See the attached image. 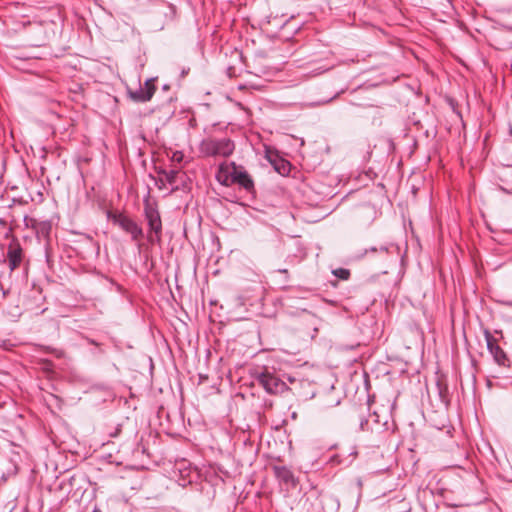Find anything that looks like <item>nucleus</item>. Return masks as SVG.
I'll list each match as a JSON object with an SVG mask.
<instances>
[{
    "label": "nucleus",
    "mask_w": 512,
    "mask_h": 512,
    "mask_svg": "<svg viewBox=\"0 0 512 512\" xmlns=\"http://www.w3.org/2000/svg\"><path fill=\"white\" fill-rule=\"evenodd\" d=\"M217 179L224 185L238 184L247 192H254V182L248 172L242 167L237 166L235 162L229 165L223 163L219 166Z\"/></svg>",
    "instance_id": "1"
},
{
    "label": "nucleus",
    "mask_w": 512,
    "mask_h": 512,
    "mask_svg": "<svg viewBox=\"0 0 512 512\" xmlns=\"http://www.w3.org/2000/svg\"><path fill=\"white\" fill-rule=\"evenodd\" d=\"M144 217L148 225L147 240L150 243L160 244L162 241V220L155 201H151L149 197L143 201Z\"/></svg>",
    "instance_id": "2"
},
{
    "label": "nucleus",
    "mask_w": 512,
    "mask_h": 512,
    "mask_svg": "<svg viewBox=\"0 0 512 512\" xmlns=\"http://www.w3.org/2000/svg\"><path fill=\"white\" fill-rule=\"evenodd\" d=\"M235 150L234 142L227 137H207L199 144V151L205 157H229Z\"/></svg>",
    "instance_id": "3"
},
{
    "label": "nucleus",
    "mask_w": 512,
    "mask_h": 512,
    "mask_svg": "<svg viewBox=\"0 0 512 512\" xmlns=\"http://www.w3.org/2000/svg\"><path fill=\"white\" fill-rule=\"evenodd\" d=\"M107 218L114 225L119 226L124 232L131 236V240L138 243L144 237L143 228L128 215L121 212H107Z\"/></svg>",
    "instance_id": "4"
},
{
    "label": "nucleus",
    "mask_w": 512,
    "mask_h": 512,
    "mask_svg": "<svg viewBox=\"0 0 512 512\" xmlns=\"http://www.w3.org/2000/svg\"><path fill=\"white\" fill-rule=\"evenodd\" d=\"M484 338L486 341L487 350L492 355L494 362L499 368H511V360L507 353L497 344L495 339L488 329H485Z\"/></svg>",
    "instance_id": "5"
},
{
    "label": "nucleus",
    "mask_w": 512,
    "mask_h": 512,
    "mask_svg": "<svg viewBox=\"0 0 512 512\" xmlns=\"http://www.w3.org/2000/svg\"><path fill=\"white\" fill-rule=\"evenodd\" d=\"M257 380L263 386L266 392L270 394H280L288 389L284 381L268 371L262 372L258 376Z\"/></svg>",
    "instance_id": "6"
},
{
    "label": "nucleus",
    "mask_w": 512,
    "mask_h": 512,
    "mask_svg": "<svg viewBox=\"0 0 512 512\" xmlns=\"http://www.w3.org/2000/svg\"><path fill=\"white\" fill-rule=\"evenodd\" d=\"M6 260L11 271L17 269L22 263L23 250L20 243L16 239H13L8 245Z\"/></svg>",
    "instance_id": "7"
},
{
    "label": "nucleus",
    "mask_w": 512,
    "mask_h": 512,
    "mask_svg": "<svg viewBox=\"0 0 512 512\" xmlns=\"http://www.w3.org/2000/svg\"><path fill=\"white\" fill-rule=\"evenodd\" d=\"M266 158L274 166V169L281 175H286L290 172V163L282 159L276 151L270 148L266 149Z\"/></svg>",
    "instance_id": "8"
},
{
    "label": "nucleus",
    "mask_w": 512,
    "mask_h": 512,
    "mask_svg": "<svg viewBox=\"0 0 512 512\" xmlns=\"http://www.w3.org/2000/svg\"><path fill=\"white\" fill-rule=\"evenodd\" d=\"M273 471L276 478L285 485L291 487H295L297 485V480L289 468L285 466H274Z\"/></svg>",
    "instance_id": "9"
},
{
    "label": "nucleus",
    "mask_w": 512,
    "mask_h": 512,
    "mask_svg": "<svg viewBox=\"0 0 512 512\" xmlns=\"http://www.w3.org/2000/svg\"><path fill=\"white\" fill-rule=\"evenodd\" d=\"M155 78L147 79L142 86L143 89H145L146 97L144 99H149V101L152 99L155 91H156V85H155Z\"/></svg>",
    "instance_id": "10"
},
{
    "label": "nucleus",
    "mask_w": 512,
    "mask_h": 512,
    "mask_svg": "<svg viewBox=\"0 0 512 512\" xmlns=\"http://www.w3.org/2000/svg\"><path fill=\"white\" fill-rule=\"evenodd\" d=\"M494 377L503 379L505 381V385H512V368H499L497 375Z\"/></svg>",
    "instance_id": "11"
},
{
    "label": "nucleus",
    "mask_w": 512,
    "mask_h": 512,
    "mask_svg": "<svg viewBox=\"0 0 512 512\" xmlns=\"http://www.w3.org/2000/svg\"><path fill=\"white\" fill-rule=\"evenodd\" d=\"M128 93H129V97L135 102L144 103V102L149 101V99H144V97H146V94H145V89H143L142 86H140L135 91L130 90Z\"/></svg>",
    "instance_id": "12"
},
{
    "label": "nucleus",
    "mask_w": 512,
    "mask_h": 512,
    "mask_svg": "<svg viewBox=\"0 0 512 512\" xmlns=\"http://www.w3.org/2000/svg\"><path fill=\"white\" fill-rule=\"evenodd\" d=\"M333 274L342 280H347L350 276V271L345 268H338L333 271Z\"/></svg>",
    "instance_id": "13"
},
{
    "label": "nucleus",
    "mask_w": 512,
    "mask_h": 512,
    "mask_svg": "<svg viewBox=\"0 0 512 512\" xmlns=\"http://www.w3.org/2000/svg\"><path fill=\"white\" fill-rule=\"evenodd\" d=\"M177 175H178V171L177 170H170V171H165L164 172L165 179L170 184H174L176 182Z\"/></svg>",
    "instance_id": "14"
},
{
    "label": "nucleus",
    "mask_w": 512,
    "mask_h": 512,
    "mask_svg": "<svg viewBox=\"0 0 512 512\" xmlns=\"http://www.w3.org/2000/svg\"><path fill=\"white\" fill-rule=\"evenodd\" d=\"M51 229V225L49 222H42L40 224V231L42 234L48 235Z\"/></svg>",
    "instance_id": "15"
},
{
    "label": "nucleus",
    "mask_w": 512,
    "mask_h": 512,
    "mask_svg": "<svg viewBox=\"0 0 512 512\" xmlns=\"http://www.w3.org/2000/svg\"><path fill=\"white\" fill-rule=\"evenodd\" d=\"M183 157L184 155L181 151H175L173 152L171 159L174 162L180 163L183 160Z\"/></svg>",
    "instance_id": "16"
},
{
    "label": "nucleus",
    "mask_w": 512,
    "mask_h": 512,
    "mask_svg": "<svg viewBox=\"0 0 512 512\" xmlns=\"http://www.w3.org/2000/svg\"><path fill=\"white\" fill-rule=\"evenodd\" d=\"M368 424V421L367 420H362L361 423H360V427H361V430H365V426Z\"/></svg>",
    "instance_id": "17"
},
{
    "label": "nucleus",
    "mask_w": 512,
    "mask_h": 512,
    "mask_svg": "<svg viewBox=\"0 0 512 512\" xmlns=\"http://www.w3.org/2000/svg\"><path fill=\"white\" fill-rule=\"evenodd\" d=\"M500 189H501L503 192H505V193L512 194V191H509V190H507L506 188H504V187H502V186L500 187Z\"/></svg>",
    "instance_id": "18"
},
{
    "label": "nucleus",
    "mask_w": 512,
    "mask_h": 512,
    "mask_svg": "<svg viewBox=\"0 0 512 512\" xmlns=\"http://www.w3.org/2000/svg\"><path fill=\"white\" fill-rule=\"evenodd\" d=\"M495 333L500 336V338H503V332L501 330H495Z\"/></svg>",
    "instance_id": "19"
},
{
    "label": "nucleus",
    "mask_w": 512,
    "mask_h": 512,
    "mask_svg": "<svg viewBox=\"0 0 512 512\" xmlns=\"http://www.w3.org/2000/svg\"><path fill=\"white\" fill-rule=\"evenodd\" d=\"M280 273H283V274H287L288 273V270L287 269H279L278 270Z\"/></svg>",
    "instance_id": "20"
},
{
    "label": "nucleus",
    "mask_w": 512,
    "mask_h": 512,
    "mask_svg": "<svg viewBox=\"0 0 512 512\" xmlns=\"http://www.w3.org/2000/svg\"><path fill=\"white\" fill-rule=\"evenodd\" d=\"M491 385H492L491 380H487V386L491 387Z\"/></svg>",
    "instance_id": "21"
},
{
    "label": "nucleus",
    "mask_w": 512,
    "mask_h": 512,
    "mask_svg": "<svg viewBox=\"0 0 512 512\" xmlns=\"http://www.w3.org/2000/svg\"><path fill=\"white\" fill-rule=\"evenodd\" d=\"M411 191H412L413 194H416V188L415 187H412Z\"/></svg>",
    "instance_id": "22"
},
{
    "label": "nucleus",
    "mask_w": 512,
    "mask_h": 512,
    "mask_svg": "<svg viewBox=\"0 0 512 512\" xmlns=\"http://www.w3.org/2000/svg\"><path fill=\"white\" fill-rule=\"evenodd\" d=\"M90 343L93 345H98L94 340H91Z\"/></svg>",
    "instance_id": "23"
},
{
    "label": "nucleus",
    "mask_w": 512,
    "mask_h": 512,
    "mask_svg": "<svg viewBox=\"0 0 512 512\" xmlns=\"http://www.w3.org/2000/svg\"><path fill=\"white\" fill-rule=\"evenodd\" d=\"M425 135H426V137H428V136H429V132H428V130H426V131H425Z\"/></svg>",
    "instance_id": "24"
},
{
    "label": "nucleus",
    "mask_w": 512,
    "mask_h": 512,
    "mask_svg": "<svg viewBox=\"0 0 512 512\" xmlns=\"http://www.w3.org/2000/svg\"><path fill=\"white\" fill-rule=\"evenodd\" d=\"M381 250L384 251V252H387V249L384 248V247H382Z\"/></svg>",
    "instance_id": "25"
},
{
    "label": "nucleus",
    "mask_w": 512,
    "mask_h": 512,
    "mask_svg": "<svg viewBox=\"0 0 512 512\" xmlns=\"http://www.w3.org/2000/svg\"><path fill=\"white\" fill-rule=\"evenodd\" d=\"M371 251H372V252H375V251H376V248L372 247V248H371Z\"/></svg>",
    "instance_id": "26"
}]
</instances>
